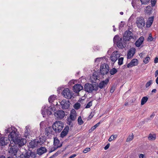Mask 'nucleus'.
<instances>
[{
    "label": "nucleus",
    "instance_id": "obj_1",
    "mask_svg": "<svg viewBox=\"0 0 158 158\" xmlns=\"http://www.w3.org/2000/svg\"><path fill=\"white\" fill-rule=\"evenodd\" d=\"M114 44H116L119 48L123 49L126 47V42L124 41L122 38H120L118 35H115L113 39Z\"/></svg>",
    "mask_w": 158,
    "mask_h": 158
},
{
    "label": "nucleus",
    "instance_id": "obj_2",
    "mask_svg": "<svg viewBox=\"0 0 158 158\" xmlns=\"http://www.w3.org/2000/svg\"><path fill=\"white\" fill-rule=\"evenodd\" d=\"M123 39L126 42L131 41V40L132 42H134L136 39V37L135 36L133 35V33L131 31L129 30H127L124 32Z\"/></svg>",
    "mask_w": 158,
    "mask_h": 158
},
{
    "label": "nucleus",
    "instance_id": "obj_3",
    "mask_svg": "<svg viewBox=\"0 0 158 158\" xmlns=\"http://www.w3.org/2000/svg\"><path fill=\"white\" fill-rule=\"evenodd\" d=\"M64 124L61 121H56L52 125V128L56 133H59L63 129Z\"/></svg>",
    "mask_w": 158,
    "mask_h": 158
},
{
    "label": "nucleus",
    "instance_id": "obj_4",
    "mask_svg": "<svg viewBox=\"0 0 158 158\" xmlns=\"http://www.w3.org/2000/svg\"><path fill=\"white\" fill-rule=\"evenodd\" d=\"M84 89L89 93H91L94 90L96 91L98 90L97 85L86 83L84 85Z\"/></svg>",
    "mask_w": 158,
    "mask_h": 158
},
{
    "label": "nucleus",
    "instance_id": "obj_5",
    "mask_svg": "<svg viewBox=\"0 0 158 158\" xmlns=\"http://www.w3.org/2000/svg\"><path fill=\"white\" fill-rule=\"evenodd\" d=\"M18 133L17 130L15 129L10 132L8 136V138L10 144H13V142H15L14 141L18 138Z\"/></svg>",
    "mask_w": 158,
    "mask_h": 158
},
{
    "label": "nucleus",
    "instance_id": "obj_6",
    "mask_svg": "<svg viewBox=\"0 0 158 158\" xmlns=\"http://www.w3.org/2000/svg\"><path fill=\"white\" fill-rule=\"evenodd\" d=\"M9 147L8 152L10 155L11 156H16L18 150V148L14 144H9Z\"/></svg>",
    "mask_w": 158,
    "mask_h": 158
},
{
    "label": "nucleus",
    "instance_id": "obj_7",
    "mask_svg": "<svg viewBox=\"0 0 158 158\" xmlns=\"http://www.w3.org/2000/svg\"><path fill=\"white\" fill-rule=\"evenodd\" d=\"M136 23L137 27L139 28H143L145 24V21L144 18L142 17H137L136 18Z\"/></svg>",
    "mask_w": 158,
    "mask_h": 158
},
{
    "label": "nucleus",
    "instance_id": "obj_8",
    "mask_svg": "<svg viewBox=\"0 0 158 158\" xmlns=\"http://www.w3.org/2000/svg\"><path fill=\"white\" fill-rule=\"evenodd\" d=\"M100 69L101 73L103 75L106 74L108 73L109 71V66L106 64H102L101 65Z\"/></svg>",
    "mask_w": 158,
    "mask_h": 158
},
{
    "label": "nucleus",
    "instance_id": "obj_9",
    "mask_svg": "<svg viewBox=\"0 0 158 158\" xmlns=\"http://www.w3.org/2000/svg\"><path fill=\"white\" fill-rule=\"evenodd\" d=\"M42 142L40 140H38L37 139H35L31 141L29 143L30 146L32 148L38 147H40L42 145Z\"/></svg>",
    "mask_w": 158,
    "mask_h": 158
},
{
    "label": "nucleus",
    "instance_id": "obj_10",
    "mask_svg": "<svg viewBox=\"0 0 158 158\" xmlns=\"http://www.w3.org/2000/svg\"><path fill=\"white\" fill-rule=\"evenodd\" d=\"M60 106L61 108L63 110L66 109L69 107L70 103L68 101L64 99L60 102Z\"/></svg>",
    "mask_w": 158,
    "mask_h": 158
},
{
    "label": "nucleus",
    "instance_id": "obj_11",
    "mask_svg": "<svg viewBox=\"0 0 158 158\" xmlns=\"http://www.w3.org/2000/svg\"><path fill=\"white\" fill-rule=\"evenodd\" d=\"M76 112L75 110L73 109L71 111L70 118L68 119L67 123L69 125H70L71 121H74L76 118Z\"/></svg>",
    "mask_w": 158,
    "mask_h": 158
},
{
    "label": "nucleus",
    "instance_id": "obj_12",
    "mask_svg": "<svg viewBox=\"0 0 158 158\" xmlns=\"http://www.w3.org/2000/svg\"><path fill=\"white\" fill-rule=\"evenodd\" d=\"M62 94L64 98L68 99H70L73 97L72 92L68 88L64 89L62 93Z\"/></svg>",
    "mask_w": 158,
    "mask_h": 158
},
{
    "label": "nucleus",
    "instance_id": "obj_13",
    "mask_svg": "<svg viewBox=\"0 0 158 158\" xmlns=\"http://www.w3.org/2000/svg\"><path fill=\"white\" fill-rule=\"evenodd\" d=\"M65 115V112L62 110H57L54 114L56 118L58 119H62Z\"/></svg>",
    "mask_w": 158,
    "mask_h": 158
},
{
    "label": "nucleus",
    "instance_id": "obj_14",
    "mask_svg": "<svg viewBox=\"0 0 158 158\" xmlns=\"http://www.w3.org/2000/svg\"><path fill=\"white\" fill-rule=\"evenodd\" d=\"M51 108H49L48 107L44 106V108H42L41 110V114L43 116V117H45L46 114L48 115H51L52 113L50 110Z\"/></svg>",
    "mask_w": 158,
    "mask_h": 158
},
{
    "label": "nucleus",
    "instance_id": "obj_15",
    "mask_svg": "<svg viewBox=\"0 0 158 158\" xmlns=\"http://www.w3.org/2000/svg\"><path fill=\"white\" fill-rule=\"evenodd\" d=\"M120 56V55L117 51H114L110 57V59L114 62H115Z\"/></svg>",
    "mask_w": 158,
    "mask_h": 158
},
{
    "label": "nucleus",
    "instance_id": "obj_16",
    "mask_svg": "<svg viewBox=\"0 0 158 158\" xmlns=\"http://www.w3.org/2000/svg\"><path fill=\"white\" fill-rule=\"evenodd\" d=\"M14 142H13L14 145L18 144L19 146H22L26 143V140L23 139L17 138Z\"/></svg>",
    "mask_w": 158,
    "mask_h": 158
},
{
    "label": "nucleus",
    "instance_id": "obj_17",
    "mask_svg": "<svg viewBox=\"0 0 158 158\" xmlns=\"http://www.w3.org/2000/svg\"><path fill=\"white\" fill-rule=\"evenodd\" d=\"M83 86L80 84H77L73 87V90L76 93H78L83 89Z\"/></svg>",
    "mask_w": 158,
    "mask_h": 158
},
{
    "label": "nucleus",
    "instance_id": "obj_18",
    "mask_svg": "<svg viewBox=\"0 0 158 158\" xmlns=\"http://www.w3.org/2000/svg\"><path fill=\"white\" fill-rule=\"evenodd\" d=\"M109 81V79L108 78L106 79L105 80L102 81H101L98 85H97L98 89V88L102 89L103 88H104L108 84Z\"/></svg>",
    "mask_w": 158,
    "mask_h": 158
},
{
    "label": "nucleus",
    "instance_id": "obj_19",
    "mask_svg": "<svg viewBox=\"0 0 158 158\" xmlns=\"http://www.w3.org/2000/svg\"><path fill=\"white\" fill-rule=\"evenodd\" d=\"M138 64V61L136 59H133L130 63L128 64L127 66L128 68L132 67L133 66H136Z\"/></svg>",
    "mask_w": 158,
    "mask_h": 158
},
{
    "label": "nucleus",
    "instance_id": "obj_20",
    "mask_svg": "<svg viewBox=\"0 0 158 158\" xmlns=\"http://www.w3.org/2000/svg\"><path fill=\"white\" fill-rule=\"evenodd\" d=\"M135 52V48H131L128 52L127 54V59H130L132 57Z\"/></svg>",
    "mask_w": 158,
    "mask_h": 158
},
{
    "label": "nucleus",
    "instance_id": "obj_21",
    "mask_svg": "<svg viewBox=\"0 0 158 158\" xmlns=\"http://www.w3.org/2000/svg\"><path fill=\"white\" fill-rule=\"evenodd\" d=\"M9 141V139L7 137H1L0 139V145L2 146L6 145Z\"/></svg>",
    "mask_w": 158,
    "mask_h": 158
},
{
    "label": "nucleus",
    "instance_id": "obj_22",
    "mask_svg": "<svg viewBox=\"0 0 158 158\" xmlns=\"http://www.w3.org/2000/svg\"><path fill=\"white\" fill-rule=\"evenodd\" d=\"M144 40V38L141 36L135 42V45L137 47H139L143 44Z\"/></svg>",
    "mask_w": 158,
    "mask_h": 158
},
{
    "label": "nucleus",
    "instance_id": "obj_23",
    "mask_svg": "<svg viewBox=\"0 0 158 158\" xmlns=\"http://www.w3.org/2000/svg\"><path fill=\"white\" fill-rule=\"evenodd\" d=\"M47 152V150L45 148L41 147L37 150V154L39 155H41Z\"/></svg>",
    "mask_w": 158,
    "mask_h": 158
},
{
    "label": "nucleus",
    "instance_id": "obj_24",
    "mask_svg": "<svg viewBox=\"0 0 158 158\" xmlns=\"http://www.w3.org/2000/svg\"><path fill=\"white\" fill-rule=\"evenodd\" d=\"M69 131V127L66 126L62 131L60 134V137L61 138H64L68 134Z\"/></svg>",
    "mask_w": 158,
    "mask_h": 158
},
{
    "label": "nucleus",
    "instance_id": "obj_25",
    "mask_svg": "<svg viewBox=\"0 0 158 158\" xmlns=\"http://www.w3.org/2000/svg\"><path fill=\"white\" fill-rule=\"evenodd\" d=\"M31 153H32L31 152H27L24 154L22 153L19 156H18V158H29L30 156H31Z\"/></svg>",
    "mask_w": 158,
    "mask_h": 158
},
{
    "label": "nucleus",
    "instance_id": "obj_26",
    "mask_svg": "<svg viewBox=\"0 0 158 158\" xmlns=\"http://www.w3.org/2000/svg\"><path fill=\"white\" fill-rule=\"evenodd\" d=\"M25 128L26 130L25 131L24 135L26 138H29L31 131L30 129L28 126H26Z\"/></svg>",
    "mask_w": 158,
    "mask_h": 158
},
{
    "label": "nucleus",
    "instance_id": "obj_27",
    "mask_svg": "<svg viewBox=\"0 0 158 158\" xmlns=\"http://www.w3.org/2000/svg\"><path fill=\"white\" fill-rule=\"evenodd\" d=\"M153 9L151 6H148L146 7L145 10V13L148 15H150L152 12Z\"/></svg>",
    "mask_w": 158,
    "mask_h": 158
},
{
    "label": "nucleus",
    "instance_id": "obj_28",
    "mask_svg": "<svg viewBox=\"0 0 158 158\" xmlns=\"http://www.w3.org/2000/svg\"><path fill=\"white\" fill-rule=\"evenodd\" d=\"M52 128L51 127H46L45 128V132L46 134L45 135H49L50 134L52 133Z\"/></svg>",
    "mask_w": 158,
    "mask_h": 158
},
{
    "label": "nucleus",
    "instance_id": "obj_29",
    "mask_svg": "<svg viewBox=\"0 0 158 158\" xmlns=\"http://www.w3.org/2000/svg\"><path fill=\"white\" fill-rule=\"evenodd\" d=\"M62 143H61V144L59 145V146H55L53 147L52 148H51L49 151V153H51L55 151L57 148H60L62 146Z\"/></svg>",
    "mask_w": 158,
    "mask_h": 158
},
{
    "label": "nucleus",
    "instance_id": "obj_30",
    "mask_svg": "<svg viewBox=\"0 0 158 158\" xmlns=\"http://www.w3.org/2000/svg\"><path fill=\"white\" fill-rule=\"evenodd\" d=\"M148 98L147 97H144L142 98L141 100V104L142 105H143L148 100Z\"/></svg>",
    "mask_w": 158,
    "mask_h": 158
},
{
    "label": "nucleus",
    "instance_id": "obj_31",
    "mask_svg": "<svg viewBox=\"0 0 158 158\" xmlns=\"http://www.w3.org/2000/svg\"><path fill=\"white\" fill-rule=\"evenodd\" d=\"M56 96L54 95H53L50 96L48 98V101L50 103H52L56 98Z\"/></svg>",
    "mask_w": 158,
    "mask_h": 158
},
{
    "label": "nucleus",
    "instance_id": "obj_32",
    "mask_svg": "<svg viewBox=\"0 0 158 158\" xmlns=\"http://www.w3.org/2000/svg\"><path fill=\"white\" fill-rule=\"evenodd\" d=\"M156 139V135H155L150 134L148 137V139L149 140H153Z\"/></svg>",
    "mask_w": 158,
    "mask_h": 158
},
{
    "label": "nucleus",
    "instance_id": "obj_33",
    "mask_svg": "<svg viewBox=\"0 0 158 158\" xmlns=\"http://www.w3.org/2000/svg\"><path fill=\"white\" fill-rule=\"evenodd\" d=\"M60 143V141L56 137L54 138V145L55 146H57L58 145V144Z\"/></svg>",
    "mask_w": 158,
    "mask_h": 158
},
{
    "label": "nucleus",
    "instance_id": "obj_34",
    "mask_svg": "<svg viewBox=\"0 0 158 158\" xmlns=\"http://www.w3.org/2000/svg\"><path fill=\"white\" fill-rule=\"evenodd\" d=\"M117 72V70L115 68H113L110 71V73L111 75H113Z\"/></svg>",
    "mask_w": 158,
    "mask_h": 158
},
{
    "label": "nucleus",
    "instance_id": "obj_35",
    "mask_svg": "<svg viewBox=\"0 0 158 158\" xmlns=\"http://www.w3.org/2000/svg\"><path fill=\"white\" fill-rule=\"evenodd\" d=\"M117 137V135H112L108 139V141L111 142L112 140L115 139Z\"/></svg>",
    "mask_w": 158,
    "mask_h": 158
},
{
    "label": "nucleus",
    "instance_id": "obj_36",
    "mask_svg": "<svg viewBox=\"0 0 158 158\" xmlns=\"http://www.w3.org/2000/svg\"><path fill=\"white\" fill-rule=\"evenodd\" d=\"M150 58L149 56H147V57L145 58L143 60V62L145 64H147L149 62V60H150Z\"/></svg>",
    "mask_w": 158,
    "mask_h": 158
},
{
    "label": "nucleus",
    "instance_id": "obj_37",
    "mask_svg": "<svg viewBox=\"0 0 158 158\" xmlns=\"http://www.w3.org/2000/svg\"><path fill=\"white\" fill-rule=\"evenodd\" d=\"M133 135L132 134L131 135H129L126 139L127 142H130L133 139Z\"/></svg>",
    "mask_w": 158,
    "mask_h": 158
},
{
    "label": "nucleus",
    "instance_id": "obj_38",
    "mask_svg": "<svg viewBox=\"0 0 158 158\" xmlns=\"http://www.w3.org/2000/svg\"><path fill=\"white\" fill-rule=\"evenodd\" d=\"M80 106L81 104L80 103H77L74 104V107L75 109L78 110L80 108Z\"/></svg>",
    "mask_w": 158,
    "mask_h": 158
},
{
    "label": "nucleus",
    "instance_id": "obj_39",
    "mask_svg": "<svg viewBox=\"0 0 158 158\" xmlns=\"http://www.w3.org/2000/svg\"><path fill=\"white\" fill-rule=\"evenodd\" d=\"M152 83V80H150L145 85V87L146 88L150 86Z\"/></svg>",
    "mask_w": 158,
    "mask_h": 158
},
{
    "label": "nucleus",
    "instance_id": "obj_40",
    "mask_svg": "<svg viewBox=\"0 0 158 158\" xmlns=\"http://www.w3.org/2000/svg\"><path fill=\"white\" fill-rule=\"evenodd\" d=\"M123 57H120L118 59V64L119 65H120L123 64Z\"/></svg>",
    "mask_w": 158,
    "mask_h": 158
},
{
    "label": "nucleus",
    "instance_id": "obj_41",
    "mask_svg": "<svg viewBox=\"0 0 158 158\" xmlns=\"http://www.w3.org/2000/svg\"><path fill=\"white\" fill-rule=\"evenodd\" d=\"M150 0H140L142 4L146 5L149 2Z\"/></svg>",
    "mask_w": 158,
    "mask_h": 158
},
{
    "label": "nucleus",
    "instance_id": "obj_42",
    "mask_svg": "<svg viewBox=\"0 0 158 158\" xmlns=\"http://www.w3.org/2000/svg\"><path fill=\"white\" fill-rule=\"evenodd\" d=\"M62 151H61V150L58 151L56 153L52 155V156H54L55 157L57 156L59 154H60Z\"/></svg>",
    "mask_w": 158,
    "mask_h": 158
},
{
    "label": "nucleus",
    "instance_id": "obj_43",
    "mask_svg": "<svg viewBox=\"0 0 158 158\" xmlns=\"http://www.w3.org/2000/svg\"><path fill=\"white\" fill-rule=\"evenodd\" d=\"M100 122H98V123H97L95 125H94V126H93L91 128V130L92 131L94 130L98 126H99L100 124Z\"/></svg>",
    "mask_w": 158,
    "mask_h": 158
},
{
    "label": "nucleus",
    "instance_id": "obj_44",
    "mask_svg": "<svg viewBox=\"0 0 158 158\" xmlns=\"http://www.w3.org/2000/svg\"><path fill=\"white\" fill-rule=\"evenodd\" d=\"M78 124L80 125H81L83 123V122L81 119V117L80 116L78 117Z\"/></svg>",
    "mask_w": 158,
    "mask_h": 158
},
{
    "label": "nucleus",
    "instance_id": "obj_45",
    "mask_svg": "<svg viewBox=\"0 0 158 158\" xmlns=\"http://www.w3.org/2000/svg\"><path fill=\"white\" fill-rule=\"evenodd\" d=\"M92 101H90L89 102L86 106L85 108H89L91 106H92Z\"/></svg>",
    "mask_w": 158,
    "mask_h": 158
},
{
    "label": "nucleus",
    "instance_id": "obj_46",
    "mask_svg": "<svg viewBox=\"0 0 158 158\" xmlns=\"http://www.w3.org/2000/svg\"><path fill=\"white\" fill-rule=\"evenodd\" d=\"M156 1L157 0H151V3L152 7L155 5L156 2Z\"/></svg>",
    "mask_w": 158,
    "mask_h": 158
},
{
    "label": "nucleus",
    "instance_id": "obj_47",
    "mask_svg": "<svg viewBox=\"0 0 158 158\" xmlns=\"http://www.w3.org/2000/svg\"><path fill=\"white\" fill-rule=\"evenodd\" d=\"M90 148H85L84 150L83 151V152L85 153H86L87 152L90 151Z\"/></svg>",
    "mask_w": 158,
    "mask_h": 158
},
{
    "label": "nucleus",
    "instance_id": "obj_48",
    "mask_svg": "<svg viewBox=\"0 0 158 158\" xmlns=\"http://www.w3.org/2000/svg\"><path fill=\"white\" fill-rule=\"evenodd\" d=\"M154 19L153 16L149 17L148 19V21L152 23L154 21Z\"/></svg>",
    "mask_w": 158,
    "mask_h": 158
},
{
    "label": "nucleus",
    "instance_id": "obj_49",
    "mask_svg": "<svg viewBox=\"0 0 158 158\" xmlns=\"http://www.w3.org/2000/svg\"><path fill=\"white\" fill-rule=\"evenodd\" d=\"M152 23L150 22H149L148 21L146 23V27H151Z\"/></svg>",
    "mask_w": 158,
    "mask_h": 158
},
{
    "label": "nucleus",
    "instance_id": "obj_50",
    "mask_svg": "<svg viewBox=\"0 0 158 158\" xmlns=\"http://www.w3.org/2000/svg\"><path fill=\"white\" fill-rule=\"evenodd\" d=\"M153 40V38L151 34H150L149 36L148 37V41H152Z\"/></svg>",
    "mask_w": 158,
    "mask_h": 158
},
{
    "label": "nucleus",
    "instance_id": "obj_51",
    "mask_svg": "<svg viewBox=\"0 0 158 158\" xmlns=\"http://www.w3.org/2000/svg\"><path fill=\"white\" fill-rule=\"evenodd\" d=\"M139 158H145V156L143 154H141L139 155Z\"/></svg>",
    "mask_w": 158,
    "mask_h": 158
},
{
    "label": "nucleus",
    "instance_id": "obj_52",
    "mask_svg": "<svg viewBox=\"0 0 158 158\" xmlns=\"http://www.w3.org/2000/svg\"><path fill=\"white\" fill-rule=\"evenodd\" d=\"M110 143H108L106 145L104 148V149L105 150H106L107 149L109 148V147H110Z\"/></svg>",
    "mask_w": 158,
    "mask_h": 158
},
{
    "label": "nucleus",
    "instance_id": "obj_53",
    "mask_svg": "<svg viewBox=\"0 0 158 158\" xmlns=\"http://www.w3.org/2000/svg\"><path fill=\"white\" fill-rule=\"evenodd\" d=\"M155 114L154 112L153 113L150 115V119H152L155 116Z\"/></svg>",
    "mask_w": 158,
    "mask_h": 158
},
{
    "label": "nucleus",
    "instance_id": "obj_54",
    "mask_svg": "<svg viewBox=\"0 0 158 158\" xmlns=\"http://www.w3.org/2000/svg\"><path fill=\"white\" fill-rule=\"evenodd\" d=\"M154 62L155 63H158V58L157 57H156L154 60Z\"/></svg>",
    "mask_w": 158,
    "mask_h": 158
},
{
    "label": "nucleus",
    "instance_id": "obj_55",
    "mask_svg": "<svg viewBox=\"0 0 158 158\" xmlns=\"http://www.w3.org/2000/svg\"><path fill=\"white\" fill-rule=\"evenodd\" d=\"M11 129L10 128H9L7 129H6L5 131L6 133H8L10 132V131L11 130Z\"/></svg>",
    "mask_w": 158,
    "mask_h": 158
},
{
    "label": "nucleus",
    "instance_id": "obj_56",
    "mask_svg": "<svg viewBox=\"0 0 158 158\" xmlns=\"http://www.w3.org/2000/svg\"><path fill=\"white\" fill-rule=\"evenodd\" d=\"M114 87H112V88H111V89H110V92L111 93H113L114 92Z\"/></svg>",
    "mask_w": 158,
    "mask_h": 158
},
{
    "label": "nucleus",
    "instance_id": "obj_57",
    "mask_svg": "<svg viewBox=\"0 0 158 158\" xmlns=\"http://www.w3.org/2000/svg\"><path fill=\"white\" fill-rule=\"evenodd\" d=\"M77 155L75 154H73L71 155L69 158H73L75 157Z\"/></svg>",
    "mask_w": 158,
    "mask_h": 158
},
{
    "label": "nucleus",
    "instance_id": "obj_58",
    "mask_svg": "<svg viewBox=\"0 0 158 158\" xmlns=\"http://www.w3.org/2000/svg\"><path fill=\"white\" fill-rule=\"evenodd\" d=\"M158 75V70H157L156 71V72L155 73V77H156Z\"/></svg>",
    "mask_w": 158,
    "mask_h": 158
},
{
    "label": "nucleus",
    "instance_id": "obj_59",
    "mask_svg": "<svg viewBox=\"0 0 158 158\" xmlns=\"http://www.w3.org/2000/svg\"><path fill=\"white\" fill-rule=\"evenodd\" d=\"M101 59V58H96L95 60V62H96L97 61H99V60H100Z\"/></svg>",
    "mask_w": 158,
    "mask_h": 158
},
{
    "label": "nucleus",
    "instance_id": "obj_60",
    "mask_svg": "<svg viewBox=\"0 0 158 158\" xmlns=\"http://www.w3.org/2000/svg\"><path fill=\"white\" fill-rule=\"evenodd\" d=\"M156 91V89H154L152 91V93H155Z\"/></svg>",
    "mask_w": 158,
    "mask_h": 158
},
{
    "label": "nucleus",
    "instance_id": "obj_61",
    "mask_svg": "<svg viewBox=\"0 0 158 158\" xmlns=\"http://www.w3.org/2000/svg\"><path fill=\"white\" fill-rule=\"evenodd\" d=\"M156 82L158 85V77H157L156 80Z\"/></svg>",
    "mask_w": 158,
    "mask_h": 158
},
{
    "label": "nucleus",
    "instance_id": "obj_62",
    "mask_svg": "<svg viewBox=\"0 0 158 158\" xmlns=\"http://www.w3.org/2000/svg\"><path fill=\"white\" fill-rule=\"evenodd\" d=\"M0 158H5V156H0Z\"/></svg>",
    "mask_w": 158,
    "mask_h": 158
},
{
    "label": "nucleus",
    "instance_id": "obj_63",
    "mask_svg": "<svg viewBox=\"0 0 158 158\" xmlns=\"http://www.w3.org/2000/svg\"><path fill=\"white\" fill-rule=\"evenodd\" d=\"M120 14L121 15H123V12H120Z\"/></svg>",
    "mask_w": 158,
    "mask_h": 158
},
{
    "label": "nucleus",
    "instance_id": "obj_64",
    "mask_svg": "<svg viewBox=\"0 0 158 158\" xmlns=\"http://www.w3.org/2000/svg\"><path fill=\"white\" fill-rule=\"evenodd\" d=\"M139 56L140 57H142V54L141 53L139 54Z\"/></svg>",
    "mask_w": 158,
    "mask_h": 158
}]
</instances>
